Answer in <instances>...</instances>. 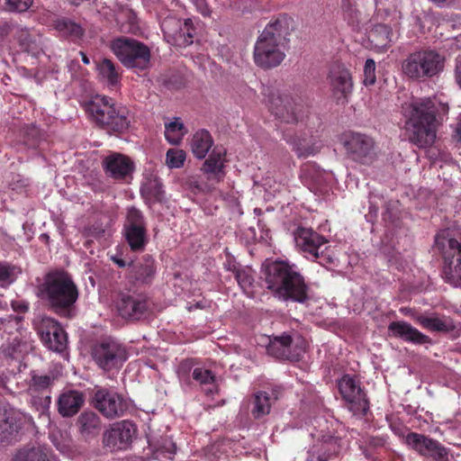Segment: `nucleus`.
Listing matches in <instances>:
<instances>
[{
    "label": "nucleus",
    "mask_w": 461,
    "mask_h": 461,
    "mask_svg": "<svg viewBox=\"0 0 461 461\" xmlns=\"http://www.w3.org/2000/svg\"><path fill=\"white\" fill-rule=\"evenodd\" d=\"M402 113L410 142L426 149L434 144L437 131L448 113V105L436 98H412L402 104Z\"/></svg>",
    "instance_id": "f257e3e1"
},
{
    "label": "nucleus",
    "mask_w": 461,
    "mask_h": 461,
    "mask_svg": "<svg viewBox=\"0 0 461 461\" xmlns=\"http://www.w3.org/2000/svg\"><path fill=\"white\" fill-rule=\"evenodd\" d=\"M262 275L267 288L279 300L303 303L309 299V286L295 265L286 260L267 262Z\"/></svg>",
    "instance_id": "f03ea898"
},
{
    "label": "nucleus",
    "mask_w": 461,
    "mask_h": 461,
    "mask_svg": "<svg viewBox=\"0 0 461 461\" xmlns=\"http://www.w3.org/2000/svg\"><path fill=\"white\" fill-rule=\"evenodd\" d=\"M290 18L285 14L272 19L267 24L254 47V61L257 66L267 69L282 63L285 58Z\"/></svg>",
    "instance_id": "7ed1b4c3"
},
{
    "label": "nucleus",
    "mask_w": 461,
    "mask_h": 461,
    "mask_svg": "<svg viewBox=\"0 0 461 461\" xmlns=\"http://www.w3.org/2000/svg\"><path fill=\"white\" fill-rule=\"evenodd\" d=\"M39 295L57 314L70 317L79 292L72 276L64 270H53L45 275L39 285Z\"/></svg>",
    "instance_id": "20e7f679"
},
{
    "label": "nucleus",
    "mask_w": 461,
    "mask_h": 461,
    "mask_svg": "<svg viewBox=\"0 0 461 461\" xmlns=\"http://www.w3.org/2000/svg\"><path fill=\"white\" fill-rule=\"evenodd\" d=\"M86 112L90 119L99 127L121 133L128 129L130 122L126 110L117 106L113 98L96 95L85 104Z\"/></svg>",
    "instance_id": "39448f33"
},
{
    "label": "nucleus",
    "mask_w": 461,
    "mask_h": 461,
    "mask_svg": "<svg viewBox=\"0 0 461 461\" xmlns=\"http://www.w3.org/2000/svg\"><path fill=\"white\" fill-rule=\"evenodd\" d=\"M445 67V57L438 50L423 48L403 59L402 69L410 79L424 82L439 75Z\"/></svg>",
    "instance_id": "423d86ee"
},
{
    "label": "nucleus",
    "mask_w": 461,
    "mask_h": 461,
    "mask_svg": "<svg viewBox=\"0 0 461 461\" xmlns=\"http://www.w3.org/2000/svg\"><path fill=\"white\" fill-rule=\"evenodd\" d=\"M436 248L443 258L442 276L456 287H461V232L441 230L435 238Z\"/></svg>",
    "instance_id": "0eeeda50"
},
{
    "label": "nucleus",
    "mask_w": 461,
    "mask_h": 461,
    "mask_svg": "<svg viewBox=\"0 0 461 461\" xmlns=\"http://www.w3.org/2000/svg\"><path fill=\"white\" fill-rule=\"evenodd\" d=\"M91 356L104 372L119 371L129 358L126 347L111 337L96 341L91 348Z\"/></svg>",
    "instance_id": "6e6552de"
},
{
    "label": "nucleus",
    "mask_w": 461,
    "mask_h": 461,
    "mask_svg": "<svg viewBox=\"0 0 461 461\" xmlns=\"http://www.w3.org/2000/svg\"><path fill=\"white\" fill-rule=\"evenodd\" d=\"M264 95L270 113L282 123L294 124L305 116V108L294 97L278 90L266 88Z\"/></svg>",
    "instance_id": "1a4fd4ad"
},
{
    "label": "nucleus",
    "mask_w": 461,
    "mask_h": 461,
    "mask_svg": "<svg viewBox=\"0 0 461 461\" xmlns=\"http://www.w3.org/2000/svg\"><path fill=\"white\" fill-rule=\"evenodd\" d=\"M111 50L126 68L145 69L150 60L149 48L135 39L119 37L111 42Z\"/></svg>",
    "instance_id": "9d476101"
},
{
    "label": "nucleus",
    "mask_w": 461,
    "mask_h": 461,
    "mask_svg": "<svg viewBox=\"0 0 461 461\" xmlns=\"http://www.w3.org/2000/svg\"><path fill=\"white\" fill-rule=\"evenodd\" d=\"M339 392L345 402L346 408L354 415L363 418L369 411V400L361 388L356 375L346 374L338 380Z\"/></svg>",
    "instance_id": "9b49d317"
},
{
    "label": "nucleus",
    "mask_w": 461,
    "mask_h": 461,
    "mask_svg": "<svg viewBox=\"0 0 461 461\" xmlns=\"http://www.w3.org/2000/svg\"><path fill=\"white\" fill-rule=\"evenodd\" d=\"M327 83L333 102L337 105L348 104L354 91V81L350 69L342 63H332L327 75Z\"/></svg>",
    "instance_id": "f8f14e48"
},
{
    "label": "nucleus",
    "mask_w": 461,
    "mask_h": 461,
    "mask_svg": "<svg viewBox=\"0 0 461 461\" xmlns=\"http://www.w3.org/2000/svg\"><path fill=\"white\" fill-rule=\"evenodd\" d=\"M91 403L104 417L110 420L122 417L129 407L122 394L102 386L94 388Z\"/></svg>",
    "instance_id": "ddd939ff"
},
{
    "label": "nucleus",
    "mask_w": 461,
    "mask_h": 461,
    "mask_svg": "<svg viewBox=\"0 0 461 461\" xmlns=\"http://www.w3.org/2000/svg\"><path fill=\"white\" fill-rule=\"evenodd\" d=\"M348 157L362 165H371L376 158L375 142L366 134L349 132L343 137Z\"/></svg>",
    "instance_id": "4468645a"
},
{
    "label": "nucleus",
    "mask_w": 461,
    "mask_h": 461,
    "mask_svg": "<svg viewBox=\"0 0 461 461\" xmlns=\"http://www.w3.org/2000/svg\"><path fill=\"white\" fill-rule=\"evenodd\" d=\"M124 233L125 240L132 251H142L149 242L144 216L134 207L127 212Z\"/></svg>",
    "instance_id": "2eb2a0df"
},
{
    "label": "nucleus",
    "mask_w": 461,
    "mask_h": 461,
    "mask_svg": "<svg viewBox=\"0 0 461 461\" xmlns=\"http://www.w3.org/2000/svg\"><path fill=\"white\" fill-rule=\"evenodd\" d=\"M161 30L167 41L180 48H185L194 42L195 28L192 19L182 22L175 17H167L161 23Z\"/></svg>",
    "instance_id": "dca6fc26"
},
{
    "label": "nucleus",
    "mask_w": 461,
    "mask_h": 461,
    "mask_svg": "<svg viewBox=\"0 0 461 461\" xmlns=\"http://www.w3.org/2000/svg\"><path fill=\"white\" fill-rule=\"evenodd\" d=\"M38 334L50 350L62 352L67 347V333L56 320L46 317L38 326Z\"/></svg>",
    "instance_id": "f3484780"
},
{
    "label": "nucleus",
    "mask_w": 461,
    "mask_h": 461,
    "mask_svg": "<svg viewBox=\"0 0 461 461\" xmlns=\"http://www.w3.org/2000/svg\"><path fill=\"white\" fill-rule=\"evenodd\" d=\"M116 307L122 318L139 320L146 314L149 309L147 296L142 294H120Z\"/></svg>",
    "instance_id": "a211bd4d"
},
{
    "label": "nucleus",
    "mask_w": 461,
    "mask_h": 461,
    "mask_svg": "<svg viewBox=\"0 0 461 461\" xmlns=\"http://www.w3.org/2000/svg\"><path fill=\"white\" fill-rule=\"evenodd\" d=\"M294 241L298 249L308 259L316 260L318 251L328 243L327 239L312 229L299 227L294 232Z\"/></svg>",
    "instance_id": "6ab92c4d"
},
{
    "label": "nucleus",
    "mask_w": 461,
    "mask_h": 461,
    "mask_svg": "<svg viewBox=\"0 0 461 461\" xmlns=\"http://www.w3.org/2000/svg\"><path fill=\"white\" fill-rule=\"evenodd\" d=\"M406 443L420 456L431 457L434 461L442 459L448 452L438 441L417 432L406 436Z\"/></svg>",
    "instance_id": "aec40b11"
},
{
    "label": "nucleus",
    "mask_w": 461,
    "mask_h": 461,
    "mask_svg": "<svg viewBox=\"0 0 461 461\" xmlns=\"http://www.w3.org/2000/svg\"><path fill=\"white\" fill-rule=\"evenodd\" d=\"M135 432L136 428L131 421H118L113 423L111 428L105 431L104 442L113 450L125 449L131 444Z\"/></svg>",
    "instance_id": "412c9836"
},
{
    "label": "nucleus",
    "mask_w": 461,
    "mask_h": 461,
    "mask_svg": "<svg viewBox=\"0 0 461 461\" xmlns=\"http://www.w3.org/2000/svg\"><path fill=\"white\" fill-rule=\"evenodd\" d=\"M104 173L115 180H124L134 171L133 161L122 153L112 152L102 162Z\"/></svg>",
    "instance_id": "4be33fe9"
},
{
    "label": "nucleus",
    "mask_w": 461,
    "mask_h": 461,
    "mask_svg": "<svg viewBox=\"0 0 461 461\" xmlns=\"http://www.w3.org/2000/svg\"><path fill=\"white\" fill-rule=\"evenodd\" d=\"M293 339L289 334L284 333L269 339L267 347L268 355L283 360L298 361L300 353L292 349Z\"/></svg>",
    "instance_id": "5701e85b"
},
{
    "label": "nucleus",
    "mask_w": 461,
    "mask_h": 461,
    "mask_svg": "<svg viewBox=\"0 0 461 461\" xmlns=\"http://www.w3.org/2000/svg\"><path fill=\"white\" fill-rule=\"evenodd\" d=\"M226 162V149L216 146L213 148L209 157L204 160L202 171L208 175L207 179H213L221 182L224 177V167Z\"/></svg>",
    "instance_id": "b1692460"
},
{
    "label": "nucleus",
    "mask_w": 461,
    "mask_h": 461,
    "mask_svg": "<svg viewBox=\"0 0 461 461\" xmlns=\"http://www.w3.org/2000/svg\"><path fill=\"white\" fill-rule=\"evenodd\" d=\"M414 321L423 329L437 332H450L456 330V325L449 316L438 312L413 315Z\"/></svg>",
    "instance_id": "393cba45"
},
{
    "label": "nucleus",
    "mask_w": 461,
    "mask_h": 461,
    "mask_svg": "<svg viewBox=\"0 0 461 461\" xmlns=\"http://www.w3.org/2000/svg\"><path fill=\"white\" fill-rule=\"evenodd\" d=\"M388 330L393 337L413 344L424 345L431 342V339L429 336L423 334L406 321H392L388 325Z\"/></svg>",
    "instance_id": "a878e982"
},
{
    "label": "nucleus",
    "mask_w": 461,
    "mask_h": 461,
    "mask_svg": "<svg viewBox=\"0 0 461 461\" xmlns=\"http://www.w3.org/2000/svg\"><path fill=\"white\" fill-rule=\"evenodd\" d=\"M85 403V394L77 390H68L59 394L58 412L64 418L76 415Z\"/></svg>",
    "instance_id": "bb28decb"
},
{
    "label": "nucleus",
    "mask_w": 461,
    "mask_h": 461,
    "mask_svg": "<svg viewBox=\"0 0 461 461\" xmlns=\"http://www.w3.org/2000/svg\"><path fill=\"white\" fill-rule=\"evenodd\" d=\"M155 275V259L150 255L147 254L137 263L131 264L128 276L140 284H150Z\"/></svg>",
    "instance_id": "cd10ccee"
},
{
    "label": "nucleus",
    "mask_w": 461,
    "mask_h": 461,
    "mask_svg": "<svg viewBox=\"0 0 461 461\" xmlns=\"http://www.w3.org/2000/svg\"><path fill=\"white\" fill-rule=\"evenodd\" d=\"M284 138L287 142L294 145V150L300 158H306L314 155L321 147V141L317 140L313 135L306 138L293 136L287 132H284Z\"/></svg>",
    "instance_id": "c85d7f7f"
},
{
    "label": "nucleus",
    "mask_w": 461,
    "mask_h": 461,
    "mask_svg": "<svg viewBox=\"0 0 461 461\" xmlns=\"http://www.w3.org/2000/svg\"><path fill=\"white\" fill-rule=\"evenodd\" d=\"M115 21L123 32L136 34L140 31L137 14L128 5H117Z\"/></svg>",
    "instance_id": "c756f323"
},
{
    "label": "nucleus",
    "mask_w": 461,
    "mask_h": 461,
    "mask_svg": "<svg viewBox=\"0 0 461 461\" xmlns=\"http://www.w3.org/2000/svg\"><path fill=\"white\" fill-rule=\"evenodd\" d=\"M339 452V446L338 438L329 437L327 439L313 445L309 451L312 460L316 461H329L338 455Z\"/></svg>",
    "instance_id": "7c9ffc66"
},
{
    "label": "nucleus",
    "mask_w": 461,
    "mask_h": 461,
    "mask_svg": "<svg viewBox=\"0 0 461 461\" xmlns=\"http://www.w3.org/2000/svg\"><path fill=\"white\" fill-rule=\"evenodd\" d=\"M77 426L84 438H94L101 430V419L94 411H83L77 420Z\"/></svg>",
    "instance_id": "2f4dec72"
},
{
    "label": "nucleus",
    "mask_w": 461,
    "mask_h": 461,
    "mask_svg": "<svg viewBox=\"0 0 461 461\" xmlns=\"http://www.w3.org/2000/svg\"><path fill=\"white\" fill-rule=\"evenodd\" d=\"M15 38L24 52L36 55L41 50V36L32 32L27 28H19L15 32Z\"/></svg>",
    "instance_id": "473e14b6"
},
{
    "label": "nucleus",
    "mask_w": 461,
    "mask_h": 461,
    "mask_svg": "<svg viewBox=\"0 0 461 461\" xmlns=\"http://www.w3.org/2000/svg\"><path fill=\"white\" fill-rule=\"evenodd\" d=\"M213 145V139L206 130L196 131L191 140L190 146L194 156L199 159L204 158Z\"/></svg>",
    "instance_id": "72a5a7b5"
},
{
    "label": "nucleus",
    "mask_w": 461,
    "mask_h": 461,
    "mask_svg": "<svg viewBox=\"0 0 461 461\" xmlns=\"http://www.w3.org/2000/svg\"><path fill=\"white\" fill-rule=\"evenodd\" d=\"M53 27L62 36L69 38L72 41L81 39L85 33V30L79 23L67 17H59L54 20Z\"/></svg>",
    "instance_id": "f704fd0d"
},
{
    "label": "nucleus",
    "mask_w": 461,
    "mask_h": 461,
    "mask_svg": "<svg viewBox=\"0 0 461 461\" xmlns=\"http://www.w3.org/2000/svg\"><path fill=\"white\" fill-rule=\"evenodd\" d=\"M393 32L390 26L383 23H379L374 26V28L368 33V40L374 48L384 50H385L392 41Z\"/></svg>",
    "instance_id": "c9c22d12"
},
{
    "label": "nucleus",
    "mask_w": 461,
    "mask_h": 461,
    "mask_svg": "<svg viewBox=\"0 0 461 461\" xmlns=\"http://www.w3.org/2000/svg\"><path fill=\"white\" fill-rule=\"evenodd\" d=\"M98 76L105 80L109 86H116L121 80L119 68L109 59H103L95 62Z\"/></svg>",
    "instance_id": "e433bc0d"
},
{
    "label": "nucleus",
    "mask_w": 461,
    "mask_h": 461,
    "mask_svg": "<svg viewBox=\"0 0 461 461\" xmlns=\"http://www.w3.org/2000/svg\"><path fill=\"white\" fill-rule=\"evenodd\" d=\"M192 377L202 386L207 395H212L217 393L215 375L211 370L195 367L192 372Z\"/></svg>",
    "instance_id": "4c0bfd02"
},
{
    "label": "nucleus",
    "mask_w": 461,
    "mask_h": 461,
    "mask_svg": "<svg viewBox=\"0 0 461 461\" xmlns=\"http://www.w3.org/2000/svg\"><path fill=\"white\" fill-rule=\"evenodd\" d=\"M22 274L20 267L0 262V287L6 288L13 285Z\"/></svg>",
    "instance_id": "58836bf2"
},
{
    "label": "nucleus",
    "mask_w": 461,
    "mask_h": 461,
    "mask_svg": "<svg viewBox=\"0 0 461 461\" xmlns=\"http://www.w3.org/2000/svg\"><path fill=\"white\" fill-rule=\"evenodd\" d=\"M254 407L251 413L254 418L259 419L269 413L271 409L270 397L266 392H258L254 396Z\"/></svg>",
    "instance_id": "ea45409f"
},
{
    "label": "nucleus",
    "mask_w": 461,
    "mask_h": 461,
    "mask_svg": "<svg viewBox=\"0 0 461 461\" xmlns=\"http://www.w3.org/2000/svg\"><path fill=\"white\" fill-rule=\"evenodd\" d=\"M185 133L184 124L179 118H175L174 121L165 124V137L170 144H178Z\"/></svg>",
    "instance_id": "a19ab883"
},
{
    "label": "nucleus",
    "mask_w": 461,
    "mask_h": 461,
    "mask_svg": "<svg viewBox=\"0 0 461 461\" xmlns=\"http://www.w3.org/2000/svg\"><path fill=\"white\" fill-rule=\"evenodd\" d=\"M15 461H50L46 448H23L15 455Z\"/></svg>",
    "instance_id": "79ce46f5"
},
{
    "label": "nucleus",
    "mask_w": 461,
    "mask_h": 461,
    "mask_svg": "<svg viewBox=\"0 0 461 461\" xmlns=\"http://www.w3.org/2000/svg\"><path fill=\"white\" fill-rule=\"evenodd\" d=\"M23 142L30 149H36L41 142V133L35 125H25L21 129Z\"/></svg>",
    "instance_id": "37998d69"
},
{
    "label": "nucleus",
    "mask_w": 461,
    "mask_h": 461,
    "mask_svg": "<svg viewBox=\"0 0 461 461\" xmlns=\"http://www.w3.org/2000/svg\"><path fill=\"white\" fill-rule=\"evenodd\" d=\"M341 9L344 19L348 24L355 25L358 23L360 12L356 7L355 0H342Z\"/></svg>",
    "instance_id": "c03bdc74"
},
{
    "label": "nucleus",
    "mask_w": 461,
    "mask_h": 461,
    "mask_svg": "<svg viewBox=\"0 0 461 461\" xmlns=\"http://www.w3.org/2000/svg\"><path fill=\"white\" fill-rule=\"evenodd\" d=\"M53 384V378L50 375H33L30 384V390L33 393H50Z\"/></svg>",
    "instance_id": "a18cd8bd"
},
{
    "label": "nucleus",
    "mask_w": 461,
    "mask_h": 461,
    "mask_svg": "<svg viewBox=\"0 0 461 461\" xmlns=\"http://www.w3.org/2000/svg\"><path fill=\"white\" fill-rule=\"evenodd\" d=\"M185 152L183 149H169L166 155V164L170 168H180L184 166Z\"/></svg>",
    "instance_id": "49530a36"
},
{
    "label": "nucleus",
    "mask_w": 461,
    "mask_h": 461,
    "mask_svg": "<svg viewBox=\"0 0 461 461\" xmlns=\"http://www.w3.org/2000/svg\"><path fill=\"white\" fill-rule=\"evenodd\" d=\"M229 269L235 274V279L243 290L251 287L254 278L247 270L238 268L235 266Z\"/></svg>",
    "instance_id": "de8ad7c7"
},
{
    "label": "nucleus",
    "mask_w": 461,
    "mask_h": 461,
    "mask_svg": "<svg viewBox=\"0 0 461 461\" xmlns=\"http://www.w3.org/2000/svg\"><path fill=\"white\" fill-rule=\"evenodd\" d=\"M375 62L373 59H367L364 66L363 84L366 86H369L375 85Z\"/></svg>",
    "instance_id": "09e8293b"
},
{
    "label": "nucleus",
    "mask_w": 461,
    "mask_h": 461,
    "mask_svg": "<svg viewBox=\"0 0 461 461\" xmlns=\"http://www.w3.org/2000/svg\"><path fill=\"white\" fill-rule=\"evenodd\" d=\"M33 0H5V8L9 12L23 13L32 5Z\"/></svg>",
    "instance_id": "8fccbe9b"
},
{
    "label": "nucleus",
    "mask_w": 461,
    "mask_h": 461,
    "mask_svg": "<svg viewBox=\"0 0 461 461\" xmlns=\"http://www.w3.org/2000/svg\"><path fill=\"white\" fill-rule=\"evenodd\" d=\"M85 234L87 237L99 239L104 236V229L103 228L102 224L95 222L86 229Z\"/></svg>",
    "instance_id": "3c124183"
},
{
    "label": "nucleus",
    "mask_w": 461,
    "mask_h": 461,
    "mask_svg": "<svg viewBox=\"0 0 461 461\" xmlns=\"http://www.w3.org/2000/svg\"><path fill=\"white\" fill-rule=\"evenodd\" d=\"M315 261L323 267H327L334 262V257L330 253L329 248H326L324 250L318 251V258Z\"/></svg>",
    "instance_id": "603ef678"
},
{
    "label": "nucleus",
    "mask_w": 461,
    "mask_h": 461,
    "mask_svg": "<svg viewBox=\"0 0 461 461\" xmlns=\"http://www.w3.org/2000/svg\"><path fill=\"white\" fill-rule=\"evenodd\" d=\"M9 427V434L13 436L14 433H17L19 429H21V424L18 422H13V418H6L5 422L1 425L2 429H5V430H8L6 427Z\"/></svg>",
    "instance_id": "864d4df0"
},
{
    "label": "nucleus",
    "mask_w": 461,
    "mask_h": 461,
    "mask_svg": "<svg viewBox=\"0 0 461 461\" xmlns=\"http://www.w3.org/2000/svg\"><path fill=\"white\" fill-rule=\"evenodd\" d=\"M11 306L18 313H24L29 310V303L24 301H13Z\"/></svg>",
    "instance_id": "5fc2aeb1"
},
{
    "label": "nucleus",
    "mask_w": 461,
    "mask_h": 461,
    "mask_svg": "<svg viewBox=\"0 0 461 461\" xmlns=\"http://www.w3.org/2000/svg\"><path fill=\"white\" fill-rule=\"evenodd\" d=\"M455 77L456 83L461 87V58L456 59Z\"/></svg>",
    "instance_id": "6e6d98bb"
},
{
    "label": "nucleus",
    "mask_w": 461,
    "mask_h": 461,
    "mask_svg": "<svg viewBox=\"0 0 461 461\" xmlns=\"http://www.w3.org/2000/svg\"><path fill=\"white\" fill-rule=\"evenodd\" d=\"M10 32L11 25L8 23H0V41H2L5 36H7L10 33Z\"/></svg>",
    "instance_id": "4d7b16f0"
},
{
    "label": "nucleus",
    "mask_w": 461,
    "mask_h": 461,
    "mask_svg": "<svg viewBox=\"0 0 461 461\" xmlns=\"http://www.w3.org/2000/svg\"><path fill=\"white\" fill-rule=\"evenodd\" d=\"M112 260L119 267H125L126 266H129L131 267V264H133L132 261H131L129 264L122 259L119 256H113L112 257Z\"/></svg>",
    "instance_id": "13d9d810"
},
{
    "label": "nucleus",
    "mask_w": 461,
    "mask_h": 461,
    "mask_svg": "<svg viewBox=\"0 0 461 461\" xmlns=\"http://www.w3.org/2000/svg\"><path fill=\"white\" fill-rule=\"evenodd\" d=\"M154 197L158 202H160L163 199V192L160 190V187L156 189L154 193Z\"/></svg>",
    "instance_id": "bf43d9fd"
},
{
    "label": "nucleus",
    "mask_w": 461,
    "mask_h": 461,
    "mask_svg": "<svg viewBox=\"0 0 461 461\" xmlns=\"http://www.w3.org/2000/svg\"><path fill=\"white\" fill-rule=\"evenodd\" d=\"M79 54L82 58V61L84 64L88 65L90 63L89 58L86 56V54L84 51H79Z\"/></svg>",
    "instance_id": "052dcab7"
},
{
    "label": "nucleus",
    "mask_w": 461,
    "mask_h": 461,
    "mask_svg": "<svg viewBox=\"0 0 461 461\" xmlns=\"http://www.w3.org/2000/svg\"><path fill=\"white\" fill-rule=\"evenodd\" d=\"M176 447L175 443H170V447L168 448V453L170 455H174L176 453Z\"/></svg>",
    "instance_id": "680f3d73"
},
{
    "label": "nucleus",
    "mask_w": 461,
    "mask_h": 461,
    "mask_svg": "<svg viewBox=\"0 0 461 461\" xmlns=\"http://www.w3.org/2000/svg\"><path fill=\"white\" fill-rule=\"evenodd\" d=\"M50 402H51V397L50 395H45L44 396V404L49 407V405L50 404Z\"/></svg>",
    "instance_id": "e2e57ef3"
},
{
    "label": "nucleus",
    "mask_w": 461,
    "mask_h": 461,
    "mask_svg": "<svg viewBox=\"0 0 461 461\" xmlns=\"http://www.w3.org/2000/svg\"><path fill=\"white\" fill-rule=\"evenodd\" d=\"M310 170H314V166L309 165L305 167L304 172L305 174L309 172Z\"/></svg>",
    "instance_id": "0e129e2a"
},
{
    "label": "nucleus",
    "mask_w": 461,
    "mask_h": 461,
    "mask_svg": "<svg viewBox=\"0 0 461 461\" xmlns=\"http://www.w3.org/2000/svg\"><path fill=\"white\" fill-rule=\"evenodd\" d=\"M400 311H401L402 312H403V313H406V314H407L408 312H411V309H407V308H402Z\"/></svg>",
    "instance_id": "69168bd1"
},
{
    "label": "nucleus",
    "mask_w": 461,
    "mask_h": 461,
    "mask_svg": "<svg viewBox=\"0 0 461 461\" xmlns=\"http://www.w3.org/2000/svg\"><path fill=\"white\" fill-rule=\"evenodd\" d=\"M438 461H450V460H449L448 453H447V455H446L442 459H440V460H438Z\"/></svg>",
    "instance_id": "338daca9"
},
{
    "label": "nucleus",
    "mask_w": 461,
    "mask_h": 461,
    "mask_svg": "<svg viewBox=\"0 0 461 461\" xmlns=\"http://www.w3.org/2000/svg\"><path fill=\"white\" fill-rule=\"evenodd\" d=\"M18 183H21V186H25L26 185L25 181L23 180V179L19 180Z\"/></svg>",
    "instance_id": "774afa93"
}]
</instances>
